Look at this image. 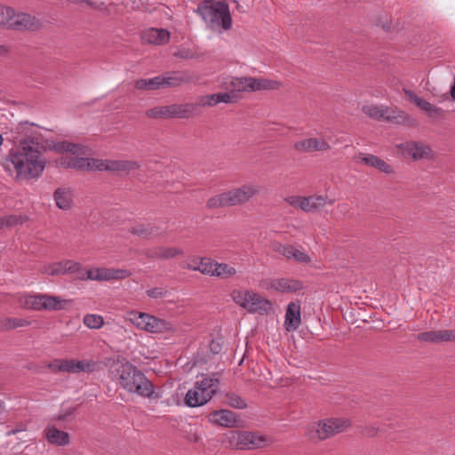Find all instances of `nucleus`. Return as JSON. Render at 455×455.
<instances>
[{"mask_svg":"<svg viewBox=\"0 0 455 455\" xmlns=\"http://www.w3.org/2000/svg\"><path fill=\"white\" fill-rule=\"evenodd\" d=\"M13 139L17 146L6 156V169L14 173L17 180L40 177L45 168V160L39 150L41 136L37 128L28 123H20L15 129Z\"/></svg>","mask_w":455,"mask_h":455,"instance_id":"obj_1","label":"nucleus"},{"mask_svg":"<svg viewBox=\"0 0 455 455\" xmlns=\"http://www.w3.org/2000/svg\"><path fill=\"white\" fill-rule=\"evenodd\" d=\"M111 371L119 385L129 393L143 397H151L153 395L152 383L128 361L118 360L111 366Z\"/></svg>","mask_w":455,"mask_h":455,"instance_id":"obj_2","label":"nucleus"},{"mask_svg":"<svg viewBox=\"0 0 455 455\" xmlns=\"http://www.w3.org/2000/svg\"><path fill=\"white\" fill-rule=\"evenodd\" d=\"M196 12L211 30L228 31L232 28V16L229 6L225 1L201 0Z\"/></svg>","mask_w":455,"mask_h":455,"instance_id":"obj_3","label":"nucleus"},{"mask_svg":"<svg viewBox=\"0 0 455 455\" xmlns=\"http://www.w3.org/2000/svg\"><path fill=\"white\" fill-rule=\"evenodd\" d=\"M67 274L78 280L112 281L129 277L132 273L124 268L96 267L86 270L79 262L66 260Z\"/></svg>","mask_w":455,"mask_h":455,"instance_id":"obj_4","label":"nucleus"},{"mask_svg":"<svg viewBox=\"0 0 455 455\" xmlns=\"http://www.w3.org/2000/svg\"><path fill=\"white\" fill-rule=\"evenodd\" d=\"M259 191L260 187L256 184H244L211 197L207 201V207L214 209L241 205L250 201Z\"/></svg>","mask_w":455,"mask_h":455,"instance_id":"obj_5","label":"nucleus"},{"mask_svg":"<svg viewBox=\"0 0 455 455\" xmlns=\"http://www.w3.org/2000/svg\"><path fill=\"white\" fill-rule=\"evenodd\" d=\"M351 423L344 418H328L312 422L305 427V436L316 443L346 431Z\"/></svg>","mask_w":455,"mask_h":455,"instance_id":"obj_6","label":"nucleus"},{"mask_svg":"<svg viewBox=\"0 0 455 455\" xmlns=\"http://www.w3.org/2000/svg\"><path fill=\"white\" fill-rule=\"evenodd\" d=\"M232 300L250 314L268 315L273 311L272 302L259 293L247 289H234Z\"/></svg>","mask_w":455,"mask_h":455,"instance_id":"obj_7","label":"nucleus"},{"mask_svg":"<svg viewBox=\"0 0 455 455\" xmlns=\"http://www.w3.org/2000/svg\"><path fill=\"white\" fill-rule=\"evenodd\" d=\"M126 320L131 322L138 330L151 334L173 333L176 331L175 326L171 322L148 313L132 310L128 312Z\"/></svg>","mask_w":455,"mask_h":455,"instance_id":"obj_8","label":"nucleus"},{"mask_svg":"<svg viewBox=\"0 0 455 455\" xmlns=\"http://www.w3.org/2000/svg\"><path fill=\"white\" fill-rule=\"evenodd\" d=\"M57 151L70 153L71 156H62L60 159V164L66 168H73L83 171H98L99 159L77 157V155L84 153V147L79 144H74L62 141L55 146Z\"/></svg>","mask_w":455,"mask_h":455,"instance_id":"obj_9","label":"nucleus"},{"mask_svg":"<svg viewBox=\"0 0 455 455\" xmlns=\"http://www.w3.org/2000/svg\"><path fill=\"white\" fill-rule=\"evenodd\" d=\"M219 379L214 376H204L196 381L193 388L185 396V403L188 407H198L209 402L219 389Z\"/></svg>","mask_w":455,"mask_h":455,"instance_id":"obj_10","label":"nucleus"},{"mask_svg":"<svg viewBox=\"0 0 455 455\" xmlns=\"http://www.w3.org/2000/svg\"><path fill=\"white\" fill-rule=\"evenodd\" d=\"M20 307L24 309L36 311L49 310L57 311L65 308L70 304V300L58 296L48 294H21L17 299Z\"/></svg>","mask_w":455,"mask_h":455,"instance_id":"obj_11","label":"nucleus"},{"mask_svg":"<svg viewBox=\"0 0 455 455\" xmlns=\"http://www.w3.org/2000/svg\"><path fill=\"white\" fill-rule=\"evenodd\" d=\"M229 87L232 92H251L256 91H275L282 87V83L276 80L255 77H233Z\"/></svg>","mask_w":455,"mask_h":455,"instance_id":"obj_12","label":"nucleus"},{"mask_svg":"<svg viewBox=\"0 0 455 455\" xmlns=\"http://www.w3.org/2000/svg\"><path fill=\"white\" fill-rule=\"evenodd\" d=\"M225 442L238 450H254L267 444V438L253 432L230 431L226 435Z\"/></svg>","mask_w":455,"mask_h":455,"instance_id":"obj_13","label":"nucleus"},{"mask_svg":"<svg viewBox=\"0 0 455 455\" xmlns=\"http://www.w3.org/2000/svg\"><path fill=\"white\" fill-rule=\"evenodd\" d=\"M362 111L372 119L394 122L397 124H405L411 120V116L405 112L383 105H365Z\"/></svg>","mask_w":455,"mask_h":455,"instance_id":"obj_14","label":"nucleus"},{"mask_svg":"<svg viewBox=\"0 0 455 455\" xmlns=\"http://www.w3.org/2000/svg\"><path fill=\"white\" fill-rule=\"evenodd\" d=\"M195 111L193 104H172L152 108L146 111V116L154 119L189 118Z\"/></svg>","mask_w":455,"mask_h":455,"instance_id":"obj_15","label":"nucleus"},{"mask_svg":"<svg viewBox=\"0 0 455 455\" xmlns=\"http://www.w3.org/2000/svg\"><path fill=\"white\" fill-rule=\"evenodd\" d=\"M284 201L291 206L305 212H310L323 208L326 204H332L334 201L327 196L312 195L308 196H291Z\"/></svg>","mask_w":455,"mask_h":455,"instance_id":"obj_16","label":"nucleus"},{"mask_svg":"<svg viewBox=\"0 0 455 455\" xmlns=\"http://www.w3.org/2000/svg\"><path fill=\"white\" fill-rule=\"evenodd\" d=\"M397 148L405 158L414 161L433 158L431 148L419 141H405L397 145Z\"/></svg>","mask_w":455,"mask_h":455,"instance_id":"obj_17","label":"nucleus"},{"mask_svg":"<svg viewBox=\"0 0 455 455\" xmlns=\"http://www.w3.org/2000/svg\"><path fill=\"white\" fill-rule=\"evenodd\" d=\"M96 168L98 171H108L118 173H127L131 171L140 168V164L136 161L128 160H103L99 159Z\"/></svg>","mask_w":455,"mask_h":455,"instance_id":"obj_18","label":"nucleus"},{"mask_svg":"<svg viewBox=\"0 0 455 455\" xmlns=\"http://www.w3.org/2000/svg\"><path fill=\"white\" fill-rule=\"evenodd\" d=\"M293 148L299 153H313L328 151L331 146L323 138L310 137L296 141Z\"/></svg>","mask_w":455,"mask_h":455,"instance_id":"obj_19","label":"nucleus"},{"mask_svg":"<svg viewBox=\"0 0 455 455\" xmlns=\"http://www.w3.org/2000/svg\"><path fill=\"white\" fill-rule=\"evenodd\" d=\"M209 420L213 424L229 428L239 427L242 423L241 419L235 412L224 409L211 412Z\"/></svg>","mask_w":455,"mask_h":455,"instance_id":"obj_20","label":"nucleus"},{"mask_svg":"<svg viewBox=\"0 0 455 455\" xmlns=\"http://www.w3.org/2000/svg\"><path fill=\"white\" fill-rule=\"evenodd\" d=\"M406 97L415 105H417L422 111H424L430 118L438 120L443 118L444 111L426 100L419 97L412 91L404 89Z\"/></svg>","mask_w":455,"mask_h":455,"instance_id":"obj_21","label":"nucleus"},{"mask_svg":"<svg viewBox=\"0 0 455 455\" xmlns=\"http://www.w3.org/2000/svg\"><path fill=\"white\" fill-rule=\"evenodd\" d=\"M417 339L427 343L455 341V330H439L420 332L417 335Z\"/></svg>","mask_w":455,"mask_h":455,"instance_id":"obj_22","label":"nucleus"},{"mask_svg":"<svg viewBox=\"0 0 455 455\" xmlns=\"http://www.w3.org/2000/svg\"><path fill=\"white\" fill-rule=\"evenodd\" d=\"M172 77L156 76L153 78L138 79L134 83L137 90L140 91H155L163 87L173 85Z\"/></svg>","mask_w":455,"mask_h":455,"instance_id":"obj_23","label":"nucleus"},{"mask_svg":"<svg viewBox=\"0 0 455 455\" xmlns=\"http://www.w3.org/2000/svg\"><path fill=\"white\" fill-rule=\"evenodd\" d=\"M44 435L49 443L56 446H66L70 442V435L68 432L60 430L51 424L45 427Z\"/></svg>","mask_w":455,"mask_h":455,"instance_id":"obj_24","label":"nucleus"},{"mask_svg":"<svg viewBox=\"0 0 455 455\" xmlns=\"http://www.w3.org/2000/svg\"><path fill=\"white\" fill-rule=\"evenodd\" d=\"M300 323V302L292 301L288 304L286 309L284 327L288 331H295L299 327Z\"/></svg>","mask_w":455,"mask_h":455,"instance_id":"obj_25","label":"nucleus"},{"mask_svg":"<svg viewBox=\"0 0 455 455\" xmlns=\"http://www.w3.org/2000/svg\"><path fill=\"white\" fill-rule=\"evenodd\" d=\"M56 206L62 211H68L74 205V193L70 188L60 187L53 193Z\"/></svg>","mask_w":455,"mask_h":455,"instance_id":"obj_26","label":"nucleus"},{"mask_svg":"<svg viewBox=\"0 0 455 455\" xmlns=\"http://www.w3.org/2000/svg\"><path fill=\"white\" fill-rule=\"evenodd\" d=\"M34 25V18L28 13H15L14 10L12 9L7 27L12 29H28Z\"/></svg>","mask_w":455,"mask_h":455,"instance_id":"obj_27","label":"nucleus"},{"mask_svg":"<svg viewBox=\"0 0 455 455\" xmlns=\"http://www.w3.org/2000/svg\"><path fill=\"white\" fill-rule=\"evenodd\" d=\"M275 251L287 259H292L299 263H310V257L299 247L293 245H278Z\"/></svg>","mask_w":455,"mask_h":455,"instance_id":"obj_28","label":"nucleus"},{"mask_svg":"<svg viewBox=\"0 0 455 455\" xmlns=\"http://www.w3.org/2000/svg\"><path fill=\"white\" fill-rule=\"evenodd\" d=\"M182 254V249L166 246H158L146 252L147 257L153 259H170Z\"/></svg>","mask_w":455,"mask_h":455,"instance_id":"obj_29","label":"nucleus"},{"mask_svg":"<svg viewBox=\"0 0 455 455\" xmlns=\"http://www.w3.org/2000/svg\"><path fill=\"white\" fill-rule=\"evenodd\" d=\"M96 365L97 363L92 360H65V372H92L96 369Z\"/></svg>","mask_w":455,"mask_h":455,"instance_id":"obj_30","label":"nucleus"},{"mask_svg":"<svg viewBox=\"0 0 455 455\" xmlns=\"http://www.w3.org/2000/svg\"><path fill=\"white\" fill-rule=\"evenodd\" d=\"M141 39L148 44H164L169 41L170 33L164 28H151L142 33Z\"/></svg>","mask_w":455,"mask_h":455,"instance_id":"obj_31","label":"nucleus"},{"mask_svg":"<svg viewBox=\"0 0 455 455\" xmlns=\"http://www.w3.org/2000/svg\"><path fill=\"white\" fill-rule=\"evenodd\" d=\"M359 161L366 165L374 167L384 173L390 174L394 172V169L390 164L374 155L359 153L356 162Z\"/></svg>","mask_w":455,"mask_h":455,"instance_id":"obj_32","label":"nucleus"},{"mask_svg":"<svg viewBox=\"0 0 455 455\" xmlns=\"http://www.w3.org/2000/svg\"><path fill=\"white\" fill-rule=\"evenodd\" d=\"M235 101V95L228 93V92H220V93H214L211 95H206L202 97L198 104L200 106H215L218 103L224 102V103H233Z\"/></svg>","mask_w":455,"mask_h":455,"instance_id":"obj_33","label":"nucleus"},{"mask_svg":"<svg viewBox=\"0 0 455 455\" xmlns=\"http://www.w3.org/2000/svg\"><path fill=\"white\" fill-rule=\"evenodd\" d=\"M276 290L277 292L293 293L303 289L300 281L290 278H277Z\"/></svg>","mask_w":455,"mask_h":455,"instance_id":"obj_34","label":"nucleus"},{"mask_svg":"<svg viewBox=\"0 0 455 455\" xmlns=\"http://www.w3.org/2000/svg\"><path fill=\"white\" fill-rule=\"evenodd\" d=\"M216 261L210 258H201L199 259V265H192L190 263L186 264V268L193 271H198L204 275L212 276L214 274Z\"/></svg>","mask_w":455,"mask_h":455,"instance_id":"obj_35","label":"nucleus"},{"mask_svg":"<svg viewBox=\"0 0 455 455\" xmlns=\"http://www.w3.org/2000/svg\"><path fill=\"white\" fill-rule=\"evenodd\" d=\"M133 235L151 238L159 235V228L151 224H137L130 228Z\"/></svg>","mask_w":455,"mask_h":455,"instance_id":"obj_36","label":"nucleus"},{"mask_svg":"<svg viewBox=\"0 0 455 455\" xmlns=\"http://www.w3.org/2000/svg\"><path fill=\"white\" fill-rule=\"evenodd\" d=\"M30 322L23 318L4 317L0 319V331H10L19 327L30 325Z\"/></svg>","mask_w":455,"mask_h":455,"instance_id":"obj_37","label":"nucleus"},{"mask_svg":"<svg viewBox=\"0 0 455 455\" xmlns=\"http://www.w3.org/2000/svg\"><path fill=\"white\" fill-rule=\"evenodd\" d=\"M237 271L233 266L228 263H219L216 261L214 274L212 276L228 279L235 275Z\"/></svg>","mask_w":455,"mask_h":455,"instance_id":"obj_38","label":"nucleus"},{"mask_svg":"<svg viewBox=\"0 0 455 455\" xmlns=\"http://www.w3.org/2000/svg\"><path fill=\"white\" fill-rule=\"evenodd\" d=\"M66 268V260H64L44 266L40 268V271L50 275H62L67 274Z\"/></svg>","mask_w":455,"mask_h":455,"instance_id":"obj_39","label":"nucleus"},{"mask_svg":"<svg viewBox=\"0 0 455 455\" xmlns=\"http://www.w3.org/2000/svg\"><path fill=\"white\" fill-rule=\"evenodd\" d=\"M437 225L439 229L447 236L451 237L455 233V214L453 213L449 217L447 220L443 218L439 217Z\"/></svg>","mask_w":455,"mask_h":455,"instance_id":"obj_40","label":"nucleus"},{"mask_svg":"<svg viewBox=\"0 0 455 455\" xmlns=\"http://www.w3.org/2000/svg\"><path fill=\"white\" fill-rule=\"evenodd\" d=\"M84 324L90 329H100L104 324V319L101 315L96 314H87L84 316Z\"/></svg>","mask_w":455,"mask_h":455,"instance_id":"obj_41","label":"nucleus"},{"mask_svg":"<svg viewBox=\"0 0 455 455\" xmlns=\"http://www.w3.org/2000/svg\"><path fill=\"white\" fill-rule=\"evenodd\" d=\"M26 218L21 215H8L0 218L2 229L4 228H12L24 223Z\"/></svg>","mask_w":455,"mask_h":455,"instance_id":"obj_42","label":"nucleus"},{"mask_svg":"<svg viewBox=\"0 0 455 455\" xmlns=\"http://www.w3.org/2000/svg\"><path fill=\"white\" fill-rule=\"evenodd\" d=\"M226 403L235 409H244L247 406L246 402L235 393H228L226 395Z\"/></svg>","mask_w":455,"mask_h":455,"instance_id":"obj_43","label":"nucleus"},{"mask_svg":"<svg viewBox=\"0 0 455 455\" xmlns=\"http://www.w3.org/2000/svg\"><path fill=\"white\" fill-rule=\"evenodd\" d=\"M173 56L182 60H192L196 54L192 49L180 46L173 52Z\"/></svg>","mask_w":455,"mask_h":455,"instance_id":"obj_44","label":"nucleus"},{"mask_svg":"<svg viewBox=\"0 0 455 455\" xmlns=\"http://www.w3.org/2000/svg\"><path fill=\"white\" fill-rule=\"evenodd\" d=\"M146 294L152 299H163L166 297L167 291L162 287L150 288L146 291Z\"/></svg>","mask_w":455,"mask_h":455,"instance_id":"obj_45","label":"nucleus"},{"mask_svg":"<svg viewBox=\"0 0 455 455\" xmlns=\"http://www.w3.org/2000/svg\"><path fill=\"white\" fill-rule=\"evenodd\" d=\"M65 360L55 359L47 364V368L52 372H65Z\"/></svg>","mask_w":455,"mask_h":455,"instance_id":"obj_46","label":"nucleus"},{"mask_svg":"<svg viewBox=\"0 0 455 455\" xmlns=\"http://www.w3.org/2000/svg\"><path fill=\"white\" fill-rule=\"evenodd\" d=\"M12 9L0 4V26L7 27Z\"/></svg>","mask_w":455,"mask_h":455,"instance_id":"obj_47","label":"nucleus"},{"mask_svg":"<svg viewBox=\"0 0 455 455\" xmlns=\"http://www.w3.org/2000/svg\"><path fill=\"white\" fill-rule=\"evenodd\" d=\"M210 350L212 354L218 355L221 352L223 347V339L222 338H216L213 339L210 345Z\"/></svg>","mask_w":455,"mask_h":455,"instance_id":"obj_48","label":"nucleus"},{"mask_svg":"<svg viewBox=\"0 0 455 455\" xmlns=\"http://www.w3.org/2000/svg\"><path fill=\"white\" fill-rule=\"evenodd\" d=\"M277 278H266L261 280L260 287L266 291H275L276 290V283Z\"/></svg>","mask_w":455,"mask_h":455,"instance_id":"obj_49","label":"nucleus"},{"mask_svg":"<svg viewBox=\"0 0 455 455\" xmlns=\"http://www.w3.org/2000/svg\"><path fill=\"white\" fill-rule=\"evenodd\" d=\"M379 432V428L375 427H367L364 429V435L367 436H374Z\"/></svg>","mask_w":455,"mask_h":455,"instance_id":"obj_50","label":"nucleus"},{"mask_svg":"<svg viewBox=\"0 0 455 455\" xmlns=\"http://www.w3.org/2000/svg\"><path fill=\"white\" fill-rule=\"evenodd\" d=\"M451 96L455 100V78H454V84L451 88Z\"/></svg>","mask_w":455,"mask_h":455,"instance_id":"obj_51","label":"nucleus"},{"mask_svg":"<svg viewBox=\"0 0 455 455\" xmlns=\"http://www.w3.org/2000/svg\"><path fill=\"white\" fill-rule=\"evenodd\" d=\"M7 52V50L4 46L0 45V56H4Z\"/></svg>","mask_w":455,"mask_h":455,"instance_id":"obj_52","label":"nucleus"},{"mask_svg":"<svg viewBox=\"0 0 455 455\" xmlns=\"http://www.w3.org/2000/svg\"><path fill=\"white\" fill-rule=\"evenodd\" d=\"M188 263L192 264V265H199V260L196 259H193L191 261H189Z\"/></svg>","mask_w":455,"mask_h":455,"instance_id":"obj_53","label":"nucleus"},{"mask_svg":"<svg viewBox=\"0 0 455 455\" xmlns=\"http://www.w3.org/2000/svg\"><path fill=\"white\" fill-rule=\"evenodd\" d=\"M3 142H4V139H3L2 135L0 134V147L2 146Z\"/></svg>","mask_w":455,"mask_h":455,"instance_id":"obj_54","label":"nucleus"},{"mask_svg":"<svg viewBox=\"0 0 455 455\" xmlns=\"http://www.w3.org/2000/svg\"><path fill=\"white\" fill-rule=\"evenodd\" d=\"M3 411V402L0 401V412Z\"/></svg>","mask_w":455,"mask_h":455,"instance_id":"obj_55","label":"nucleus"}]
</instances>
